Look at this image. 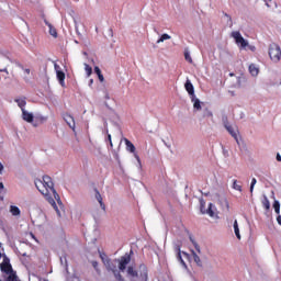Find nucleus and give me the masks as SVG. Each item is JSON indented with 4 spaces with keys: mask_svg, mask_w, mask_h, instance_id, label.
Masks as SVG:
<instances>
[{
    "mask_svg": "<svg viewBox=\"0 0 281 281\" xmlns=\"http://www.w3.org/2000/svg\"><path fill=\"white\" fill-rule=\"evenodd\" d=\"M128 262H131V256L121 257L120 262H119L120 271H124L126 269V265H128Z\"/></svg>",
    "mask_w": 281,
    "mask_h": 281,
    "instance_id": "obj_9",
    "label": "nucleus"
},
{
    "mask_svg": "<svg viewBox=\"0 0 281 281\" xmlns=\"http://www.w3.org/2000/svg\"><path fill=\"white\" fill-rule=\"evenodd\" d=\"M99 254H100L101 260H102V258H109V257H106V254H104V252H99Z\"/></svg>",
    "mask_w": 281,
    "mask_h": 281,
    "instance_id": "obj_39",
    "label": "nucleus"
},
{
    "mask_svg": "<svg viewBox=\"0 0 281 281\" xmlns=\"http://www.w3.org/2000/svg\"><path fill=\"white\" fill-rule=\"evenodd\" d=\"M206 214H209V216H211V218H214L216 216V213L214 212V204H212V203L209 204Z\"/></svg>",
    "mask_w": 281,
    "mask_h": 281,
    "instance_id": "obj_19",
    "label": "nucleus"
},
{
    "mask_svg": "<svg viewBox=\"0 0 281 281\" xmlns=\"http://www.w3.org/2000/svg\"><path fill=\"white\" fill-rule=\"evenodd\" d=\"M94 192H95V199H97L98 203L100 204L101 209L106 210V205L102 201V194H100V191L98 189H94Z\"/></svg>",
    "mask_w": 281,
    "mask_h": 281,
    "instance_id": "obj_14",
    "label": "nucleus"
},
{
    "mask_svg": "<svg viewBox=\"0 0 281 281\" xmlns=\"http://www.w3.org/2000/svg\"><path fill=\"white\" fill-rule=\"evenodd\" d=\"M234 232H235V235H236V238H238V240H240V228H238V221H234Z\"/></svg>",
    "mask_w": 281,
    "mask_h": 281,
    "instance_id": "obj_20",
    "label": "nucleus"
},
{
    "mask_svg": "<svg viewBox=\"0 0 281 281\" xmlns=\"http://www.w3.org/2000/svg\"><path fill=\"white\" fill-rule=\"evenodd\" d=\"M27 99L24 97L22 99H14V102H16L18 106L21 109V111H25V106L27 104Z\"/></svg>",
    "mask_w": 281,
    "mask_h": 281,
    "instance_id": "obj_13",
    "label": "nucleus"
},
{
    "mask_svg": "<svg viewBox=\"0 0 281 281\" xmlns=\"http://www.w3.org/2000/svg\"><path fill=\"white\" fill-rule=\"evenodd\" d=\"M277 161H281V156H280V154H277Z\"/></svg>",
    "mask_w": 281,
    "mask_h": 281,
    "instance_id": "obj_42",
    "label": "nucleus"
},
{
    "mask_svg": "<svg viewBox=\"0 0 281 281\" xmlns=\"http://www.w3.org/2000/svg\"><path fill=\"white\" fill-rule=\"evenodd\" d=\"M184 58L188 60V63H192V57L190 56V53H184Z\"/></svg>",
    "mask_w": 281,
    "mask_h": 281,
    "instance_id": "obj_33",
    "label": "nucleus"
},
{
    "mask_svg": "<svg viewBox=\"0 0 281 281\" xmlns=\"http://www.w3.org/2000/svg\"><path fill=\"white\" fill-rule=\"evenodd\" d=\"M94 74H97V76L102 75V70H100V67H94Z\"/></svg>",
    "mask_w": 281,
    "mask_h": 281,
    "instance_id": "obj_35",
    "label": "nucleus"
},
{
    "mask_svg": "<svg viewBox=\"0 0 281 281\" xmlns=\"http://www.w3.org/2000/svg\"><path fill=\"white\" fill-rule=\"evenodd\" d=\"M98 78H99V80H100V82H104V75H98Z\"/></svg>",
    "mask_w": 281,
    "mask_h": 281,
    "instance_id": "obj_37",
    "label": "nucleus"
},
{
    "mask_svg": "<svg viewBox=\"0 0 281 281\" xmlns=\"http://www.w3.org/2000/svg\"><path fill=\"white\" fill-rule=\"evenodd\" d=\"M124 142H125L126 150H128V153H133L138 164H142V159L139 158V155L135 154V150H136L135 145L131 140H128V138H124Z\"/></svg>",
    "mask_w": 281,
    "mask_h": 281,
    "instance_id": "obj_8",
    "label": "nucleus"
},
{
    "mask_svg": "<svg viewBox=\"0 0 281 281\" xmlns=\"http://www.w3.org/2000/svg\"><path fill=\"white\" fill-rule=\"evenodd\" d=\"M191 100L193 102V108L196 109V111H201V100H199L196 95L191 97Z\"/></svg>",
    "mask_w": 281,
    "mask_h": 281,
    "instance_id": "obj_17",
    "label": "nucleus"
},
{
    "mask_svg": "<svg viewBox=\"0 0 281 281\" xmlns=\"http://www.w3.org/2000/svg\"><path fill=\"white\" fill-rule=\"evenodd\" d=\"M64 120L68 124L69 128H71L72 131L76 128V121L74 120V116H71V114H65Z\"/></svg>",
    "mask_w": 281,
    "mask_h": 281,
    "instance_id": "obj_10",
    "label": "nucleus"
},
{
    "mask_svg": "<svg viewBox=\"0 0 281 281\" xmlns=\"http://www.w3.org/2000/svg\"><path fill=\"white\" fill-rule=\"evenodd\" d=\"M190 240L192 245H194V248L196 249L198 254H201V247H199V244H196V241H194L192 237H190Z\"/></svg>",
    "mask_w": 281,
    "mask_h": 281,
    "instance_id": "obj_28",
    "label": "nucleus"
},
{
    "mask_svg": "<svg viewBox=\"0 0 281 281\" xmlns=\"http://www.w3.org/2000/svg\"><path fill=\"white\" fill-rule=\"evenodd\" d=\"M30 72H31L30 68L24 69V74H26L27 76H30Z\"/></svg>",
    "mask_w": 281,
    "mask_h": 281,
    "instance_id": "obj_41",
    "label": "nucleus"
},
{
    "mask_svg": "<svg viewBox=\"0 0 281 281\" xmlns=\"http://www.w3.org/2000/svg\"><path fill=\"white\" fill-rule=\"evenodd\" d=\"M108 139H109V142H110L111 148H113V140L111 139V134L108 135Z\"/></svg>",
    "mask_w": 281,
    "mask_h": 281,
    "instance_id": "obj_38",
    "label": "nucleus"
},
{
    "mask_svg": "<svg viewBox=\"0 0 281 281\" xmlns=\"http://www.w3.org/2000/svg\"><path fill=\"white\" fill-rule=\"evenodd\" d=\"M102 262L104 265V267L106 268L108 271H112V273L115 276V273H120V271H117V266L115 265V262H113V260L109 259V258H102Z\"/></svg>",
    "mask_w": 281,
    "mask_h": 281,
    "instance_id": "obj_5",
    "label": "nucleus"
},
{
    "mask_svg": "<svg viewBox=\"0 0 281 281\" xmlns=\"http://www.w3.org/2000/svg\"><path fill=\"white\" fill-rule=\"evenodd\" d=\"M48 27L50 36H53L54 38H58V32L56 31V27H54L52 24H48Z\"/></svg>",
    "mask_w": 281,
    "mask_h": 281,
    "instance_id": "obj_22",
    "label": "nucleus"
},
{
    "mask_svg": "<svg viewBox=\"0 0 281 281\" xmlns=\"http://www.w3.org/2000/svg\"><path fill=\"white\" fill-rule=\"evenodd\" d=\"M114 278L116 281H126L122 278V274L120 272H115Z\"/></svg>",
    "mask_w": 281,
    "mask_h": 281,
    "instance_id": "obj_30",
    "label": "nucleus"
},
{
    "mask_svg": "<svg viewBox=\"0 0 281 281\" xmlns=\"http://www.w3.org/2000/svg\"><path fill=\"white\" fill-rule=\"evenodd\" d=\"M232 37L234 38L236 45H240L241 49L245 47H249V42L243 37V35L238 31L232 32Z\"/></svg>",
    "mask_w": 281,
    "mask_h": 281,
    "instance_id": "obj_3",
    "label": "nucleus"
},
{
    "mask_svg": "<svg viewBox=\"0 0 281 281\" xmlns=\"http://www.w3.org/2000/svg\"><path fill=\"white\" fill-rule=\"evenodd\" d=\"M3 258V255L0 252V259Z\"/></svg>",
    "mask_w": 281,
    "mask_h": 281,
    "instance_id": "obj_45",
    "label": "nucleus"
},
{
    "mask_svg": "<svg viewBox=\"0 0 281 281\" xmlns=\"http://www.w3.org/2000/svg\"><path fill=\"white\" fill-rule=\"evenodd\" d=\"M54 67H55L56 74H58V71H60V66L58 64H55Z\"/></svg>",
    "mask_w": 281,
    "mask_h": 281,
    "instance_id": "obj_36",
    "label": "nucleus"
},
{
    "mask_svg": "<svg viewBox=\"0 0 281 281\" xmlns=\"http://www.w3.org/2000/svg\"><path fill=\"white\" fill-rule=\"evenodd\" d=\"M248 69L249 74L252 76H258V74H260V69L255 64H250Z\"/></svg>",
    "mask_w": 281,
    "mask_h": 281,
    "instance_id": "obj_16",
    "label": "nucleus"
},
{
    "mask_svg": "<svg viewBox=\"0 0 281 281\" xmlns=\"http://www.w3.org/2000/svg\"><path fill=\"white\" fill-rule=\"evenodd\" d=\"M0 271L7 276L14 272V269H12V263H10V258H8L5 255H3V262L0 263Z\"/></svg>",
    "mask_w": 281,
    "mask_h": 281,
    "instance_id": "obj_4",
    "label": "nucleus"
},
{
    "mask_svg": "<svg viewBox=\"0 0 281 281\" xmlns=\"http://www.w3.org/2000/svg\"><path fill=\"white\" fill-rule=\"evenodd\" d=\"M10 213L12 214V216H21V209H19V206L11 205Z\"/></svg>",
    "mask_w": 281,
    "mask_h": 281,
    "instance_id": "obj_18",
    "label": "nucleus"
},
{
    "mask_svg": "<svg viewBox=\"0 0 281 281\" xmlns=\"http://www.w3.org/2000/svg\"><path fill=\"white\" fill-rule=\"evenodd\" d=\"M200 212H201V214H206L207 210H205V202H201Z\"/></svg>",
    "mask_w": 281,
    "mask_h": 281,
    "instance_id": "obj_29",
    "label": "nucleus"
},
{
    "mask_svg": "<svg viewBox=\"0 0 281 281\" xmlns=\"http://www.w3.org/2000/svg\"><path fill=\"white\" fill-rule=\"evenodd\" d=\"M273 209H274L276 214H280V202L279 201L273 202Z\"/></svg>",
    "mask_w": 281,
    "mask_h": 281,
    "instance_id": "obj_27",
    "label": "nucleus"
},
{
    "mask_svg": "<svg viewBox=\"0 0 281 281\" xmlns=\"http://www.w3.org/2000/svg\"><path fill=\"white\" fill-rule=\"evenodd\" d=\"M0 248H1V243H0Z\"/></svg>",
    "mask_w": 281,
    "mask_h": 281,
    "instance_id": "obj_47",
    "label": "nucleus"
},
{
    "mask_svg": "<svg viewBox=\"0 0 281 281\" xmlns=\"http://www.w3.org/2000/svg\"><path fill=\"white\" fill-rule=\"evenodd\" d=\"M262 207H265V210L267 211L271 210V202H269V199L267 196H263Z\"/></svg>",
    "mask_w": 281,
    "mask_h": 281,
    "instance_id": "obj_21",
    "label": "nucleus"
},
{
    "mask_svg": "<svg viewBox=\"0 0 281 281\" xmlns=\"http://www.w3.org/2000/svg\"><path fill=\"white\" fill-rule=\"evenodd\" d=\"M57 80L61 87H65V72L63 70H57Z\"/></svg>",
    "mask_w": 281,
    "mask_h": 281,
    "instance_id": "obj_15",
    "label": "nucleus"
},
{
    "mask_svg": "<svg viewBox=\"0 0 281 281\" xmlns=\"http://www.w3.org/2000/svg\"><path fill=\"white\" fill-rule=\"evenodd\" d=\"M0 72H8V68L0 69Z\"/></svg>",
    "mask_w": 281,
    "mask_h": 281,
    "instance_id": "obj_43",
    "label": "nucleus"
},
{
    "mask_svg": "<svg viewBox=\"0 0 281 281\" xmlns=\"http://www.w3.org/2000/svg\"><path fill=\"white\" fill-rule=\"evenodd\" d=\"M186 91L191 95V98H194V86L192 85V81L188 79L184 83Z\"/></svg>",
    "mask_w": 281,
    "mask_h": 281,
    "instance_id": "obj_11",
    "label": "nucleus"
},
{
    "mask_svg": "<svg viewBox=\"0 0 281 281\" xmlns=\"http://www.w3.org/2000/svg\"><path fill=\"white\" fill-rule=\"evenodd\" d=\"M233 190H237V192H243V186L238 184L237 180L233 181Z\"/></svg>",
    "mask_w": 281,
    "mask_h": 281,
    "instance_id": "obj_24",
    "label": "nucleus"
},
{
    "mask_svg": "<svg viewBox=\"0 0 281 281\" xmlns=\"http://www.w3.org/2000/svg\"><path fill=\"white\" fill-rule=\"evenodd\" d=\"M222 122H223L226 131L229 133V135H232V137H234V139H236V142H238V134L236 133L234 127L232 125H229V121L227 120V116H223Z\"/></svg>",
    "mask_w": 281,
    "mask_h": 281,
    "instance_id": "obj_6",
    "label": "nucleus"
},
{
    "mask_svg": "<svg viewBox=\"0 0 281 281\" xmlns=\"http://www.w3.org/2000/svg\"><path fill=\"white\" fill-rule=\"evenodd\" d=\"M269 57L273 63H280L281 49L278 44H270L269 46Z\"/></svg>",
    "mask_w": 281,
    "mask_h": 281,
    "instance_id": "obj_2",
    "label": "nucleus"
},
{
    "mask_svg": "<svg viewBox=\"0 0 281 281\" xmlns=\"http://www.w3.org/2000/svg\"><path fill=\"white\" fill-rule=\"evenodd\" d=\"M257 182L258 181L256 180V178H252L251 183H250V192H254V188H255Z\"/></svg>",
    "mask_w": 281,
    "mask_h": 281,
    "instance_id": "obj_31",
    "label": "nucleus"
},
{
    "mask_svg": "<svg viewBox=\"0 0 281 281\" xmlns=\"http://www.w3.org/2000/svg\"><path fill=\"white\" fill-rule=\"evenodd\" d=\"M35 187L37 188L38 192L43 194V196H52L53 194L57 203H61L60 195H58V192H56V189H54V181H52V177L44 176L43 180L36 179Z\"/></svg>",
    "mask_w": 281,
    "mask_h": 281,
    "instance_id": "obj_1",
    "label": "nucleus"
},
{
    "mask_svg": "<svg viewBox=\"0 0 281 281\" xmlns=\"http://www.w3.org/2000/svg\"><path fill=\"white\" fill-rule=\"evenodd\" d=\"M170 35H168L167 33H165V34H162L161 36H160V38L157 41V44H159V43H164V41H170Z\"/></svg>",
    "mask_w": 281,
    "mask_h": 281,
    "instance_id": "obj_25",
    "label": "nucleus"
},
{
    "mask_svg": "<svg viewBox=\"0 0 281 281\" xmlns=\"http://www.w3.org/2000/svg\"><path fill=\"white\" fill-rule=\"evenodd\" d=\"M127 273L131 276V281H135V278H139V274L137 273V271L133 268V267H128L127 268ZM142 281H147L148 280V273H144L140 276Z\"/></svg>",
    "mask_w": 281,
    "mask_h": 281,
    "instance_id": "obj_7",
    "label": "nucleus"
},
{
    "mask_svg": "<svg viewBox=\"0 0 281 281\" xmlns=\"http://www.w3.org/2000/svg\"><path fill=\"white\" fill-rule=\"evenodd\" d=\"M250 49H252V50H254V49H256V47H251Z\"/></svg>",
    "mask_w": 281,
    "mask_h": 281,
    "instance_id": "obj_46",
    "label": "nucleus"
},
{
    "mask_svg": "<svg viewBox=\"0 0 281 281\" xmlns=\"http://www.w3.org/2000/svg\"><path fill=\"white\" fill-rule=\"evenodd\" d=\"M22 117L24 120V122H29V124H32V122H34V114L23 110L22 111Z\"/></svg>",
    "mask_w": 281,
    "mask_h": 281,
    "instance_id": "obj_12",
    "label": "nucleus"
},
{
    "mask_svg": "<svg viewBox=\"0 0 281 281\" xmlns=\"http://www.w3.org/2000/svg\"><path fill=\"white\" fill-rule=\"evenodd\" d=\"M92 267L95 269L97 273H100V269H98V261H92Z\"/></svg>",
    "mask_w": 281,
    "mask_h": 281,
    "instance_id": "obj_34",
    "label": "nucleus"
},
{
    "mask_svg": "<svg viewBox=\"0 0 281 281\" xmlns=\"http://www.w3.org/2000/svg\"><path fill=\"white\" fill-rule=\"evenodd\" d=\"M85 70L87 72V76H91L93 74V68H91L89 64H85Z\"/></svg>",
    "mask_w": 281,
    "mask_h": 281,
    "instance_id": "obj_26",
    "label": "nucleus"
},
{
    "mask_svg": "<svg viewBox=\"0 0 281 281\" xmlns=\"http://www.w3.org/2000/svg\"><path fill=\"white\" fill-rule=\"evenodd\" d=\"M0 175H3V164L0 162Z\"/></svg>",
    "mask_w": 281,
    "mask_h": 281,
    "instance_id": "obj_40",
    "label": "nucleus"
},
{
    "mask_svg": "<svg viewBox=\"0 0 281 281\" xmlns=\"http://www.w3.org/2000/svg\"><path fill=\"white\" fill-rule=\"evenodd\" d=\"M178 259L182 262V265H186V262H183V258L181 257V248L178 247Z\"/></svg>",
    "mask_w": 281,
    "mask_h": 281,
    "instance_id": "obj_32",
    "label": "nucleus"
},
{
    "mask_svg": "<svg viewBox=\"0 0 281 281\" xmlns=\"http://www.w3.org/2000/svg\"><path fill=\"white\" fill-rule=\"evenodd\" d=\"M4 186L3 182H0V190H3Z\"/></svg>",
    "mask_w": 281,
    "mask_h": 281,
    "instance_id": "obj_44",
    "label": "nucleus"
},
{
    "mask_svg": "<svg viewBox=\"0 0 281 281\" xmlns=\"http://www.w3.org/2000/svg\"><path fill=\"white\" fill-rule=\"evenodd\" d=\"M194 262L198 265V267H202L203 262L201 261V257L196 255V252L193 251L192 254Z\"/></svg>",
    "mask_w": 281,
    "mask_h": 281,
    "instance_id": "obj_23",
    "label": "nucleus"
}]
</instances>
